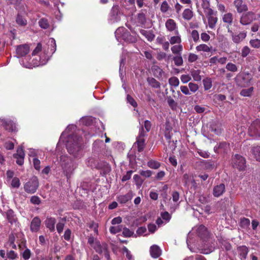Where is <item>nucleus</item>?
I'll use <instances>...</instances> for the list:
<instances>
[{
    "label": "nucleus",
    "instance_id": "obj_1",
    "mask_svg": "<svg viewBox=\"0 0 260 260\" xmlns=\"http://www.w3.org/2000/svg\"><path fill=\"white\" fill-rule=\"evenodd\" d=\"M186 243L188 248L192 252L207 254L214 249V244L208 236L207 228L203 225L194 227L188 234Z\"/></svg>",
    "mask_w": 260,
    "mask_h": 260
},
{
    "label": "nucleus",
    "instance_id": "obj_2",
    "mask_svg": "<svg viewBox=\"0 0 260 260\" xmlns=\"http://www.w3.org/2000/svg\"><path fill=\"white\" fill-rule=\"evenodd\" d=\"M79 131L76 125L69 124L61 133L58 142V144H64L68 152L77 158L83 155L82 140Z\"/></svg>",
    "mask_w": 260,
    "mask_h": 260
},
{
    "label": "nucleus",
    "instance_id": "obj_3",
    "mask_svg": "<svg viewBox=\"0 0 260 260\" xmlns=\"http://www.w3.org/2000/svg\"><path fill=\"white\" fill-rule=\"evenodd\" d=\"M43 50V54L41 56H37L31 61H27L25 58L20 60L21 65L23 67L32 69L34 67H39L45 64L52 55L56 50V41L54 38L48 39L47 43L42 47L41 43H38L32 53V56L36 55L41 50Z\"/></svg>",
    "mask_w": 260,
    "mask_h": 260
},
{
    "label": "nucleus",
    "instance_id": "obj_4",
    "mask_svg": "<svg viewBox=\"0 0 260 260\" xmlns=\"http://www.w3.org/2000/svg\"><path fill=\"white\" fill-rule=\"evenodd\" d=\"M59 162L67 180L70 179L77 168V164L70 156L67 155H61L60 157Z\"/></svg>",
    "mask_w": 260,
    "mask_h": 260
},
{
    "label": "nucleus",
    "instance_id": "obj_5",
    "mask_svg": "<svg viewBox=\"0 0 260 260\" xmlns=\"http://www.w3.org/2000/svg\"><path fill=\"white\" fill-rule=\"evenodd\" d=\"M86 165L92 169L102 170L104 175L109 173L111 170V167L108 163L104 161H99L92 156L87 159Z\"/></svg>",
    "mask_w": 260,
    "mask_h": 260
},
{
    "label": "nucleus",
    "instance_id": "obj_6",
    "mask_svg": "<svg viewBox=\"0 0 260 260\" xmlns=\"http://www.w3.org/2000/svg\"><path fill=\"white\" fill-rule=\"evenodd\" d=\"M92 153L98 156H105L108 158H112L110 150L102 140H95L92 144Z\"/></svg>",
    "mask_w": 260,
    "mask_h": 260
},
{
    "label": "nucleus",
    "instance_id": "obj_7",
    "mask_svg": "<svg viewBox=\"0 0 260 260\" xmlns=\"http://www.w3.org/2000/svg\"><path fill=\"white\" fill-rule=\"evenodd\" d=\"M0 125L5 130L10 133H16L19 129L17 120L13 117H1Z\"/></svg>",
    "mask_w": 260,
    "mask_h": 260
},
{
    "label": "nucleus",
    "instance_id": "obj_8",
    "mask_svg": "<svg viewBox=\"0 0 260 260\" xmlns=\"http://www.w3.org/2000/svg\"><path fill=\"white\" fill-rule=\"evenodd\" d=\"M115 36L118 41L121 39L131 43L136 41V38L129 34L124 27H118L115 31Z\"/></svg>",
    "mask_w": 260,
    "mask_h": 260
},
{
    "label": "nucleus",
    "instance_id": "obj_9",
    "mask_svg": "<svg viewBox=\"0 0 260 260\" xmlns=\"http://www.w3.org/2000/svg\"><path fill=\"white\" fill-rule=\"evenodd\" d=\"M235 80L238 86L244 87L249 85L252 80V77L249 73L244 72L238 74Z\"/></svg>",
    "mask_w": 260,
    "mask_h": 260
},
{
    "label": "nucleus",
    "instance_id": "obj_10",
    "mask_svg": "<svg viewBox=\"0 0 260 260\" xmlns=\"http://www.w3.org/2000/svg\"><path fill=\"white\" fill-rule=\"evenodd\" d=\"M39 185L38 179L36 176H34L24 184V189L28 193H34L38 189Z\"/></svg>",
    "mask_w": 260,
    "mask_h": 260
},
{
    "label": "nucleus",
    "instance_id": "obj_11",
    "mask_svg": "<svg viewBox=\"0 0 260 260\" xmlns=\"http://www.w3.org/2000/svg\"><path fill=\"white\" fill-rule=\"evenodd\" d=\"M232 165L233 168L239 171H244L246 167L245 158L238 154H236L232 157Z\"/></svg>",
    "mask_w": 260,
    "mask_h": 260
},
{
    "label": "nucleus",
    "instance_id": "obj_12",
    "mask_svg": "<svg viewBox=\"0 0 260 260\" xmlns=\"http://www.w3.org/2000/svg\"><path fill=\"white\" fill-rule=\"evenodd\" d=\"M248 133L250 136L254 139H258L260 137V119H256L250 124Z\"/></svg>",
    "mask_w": 260,
    "mask_h": 260
},
{
    "label": "nucleus",
    "instance_id": "obj_13",
    "mask_svg": "<svg viewBox=\"0 0 260 260\" xmlns=\"http://www.w3.org/2000/svg\"><path fill=\"white\" fill-rule=\"evenodd\" d=\"M120 20L119 8L117 6H114L112 7L109 15L108 21L110 24L117 23Z\"/></svg>",
    "mask_w": 260,
    "mask_h": 260
},
{
    "label": "nucleus",
    "instance_id": "obj_14",
    "mask_svg": "<svg viewBox=\"0 0 260 260\" xmlns=\"http://www.w3.org/2000/svg\"><path fill=\"white\" fill-rule=\"evenodd\" d=\"M146 135V133L144 132L143 127L142 126L139 130V134L137 138V143L138 145V150L141 152L143 150L145 146L144 137Z\"/></svg>",
    "mask_w": 260,
    "mask_h": 260
},
{
    "label": "nucleus",
    "instance_id": "obj_15",
    "mask_svg": "<svg viewBox=\"0 0 260 260\" xmlns=\"http://www.w3.org/2000/svg\"><path fill=\"white\" fill-rule=\"evenodd\" d=\"M230 151V144L225 142H222L217 143L214 147V151L216 153H227Z\"/></svg>",
    "mask_w": 260,
    "mask_h": 260
},
{
    "label": "nucleus",
    "instance_id": "obj_16",
    "mask_svg": "<svg viewBox=\"0 0 260 260\" xmlns=\"http://www.w3.org/2000/svg\"><path fill=\"white\" fill-rule=\"evenodd\" d=\"M29 52V47L27 44H23L16 46V53L18 58L25 56Z\"/></svg>",
    "mask_w": 260,
    "mask_h": 260
},
{
    "label": "nucleus",
    "instance_id": "obj_17",
    "mask_svg": "<svg viewBox=\"0 0 260 260\" xmlns=\"http://www.w3.org/2000/svg\"><path fill=\"white\" fill-rule=\"evenodd\" d=\"M228 31L230 34L233 41L236 44L240 43L246 37V33L244 31L235 34L229 28H228Z\"/></svg>",
    "mask_w": 260,
    "mask_h": 260
},
{
    "label": "nucleus",
    "instance_id": "obj_18",
    "mask_svg": "<svg viewBox=\"0 0 260 260\" xmlns=\"http://www.w3.org/2000/svg\"><path fill=\"white\" fill-rule=\"evenodd\" d=\"M41 220L38 216L35 217L31 221L30 230L32 233H36L40 229Z\"/></svg>",
    "mask_w": 260,
    "mask_h": 260
},
{
    "label": "nucleus",
    "instance_id": "obj_19",
    "mask_svg": "<svg viewBox=\"0 0 260 260\" xmlns=\"http://www.w3.org/2000/svg\"><path fill=\"white\" fill-rule=\"evenodd\" d=\"M254 14L251 12H248L243 14L240 18V22L242 25H246L250 24L253 20Z\"/></svg>",
    "mask_w": 260,
    "mask_h": 260
},
{
    "label": "nucleus",
    "instance_id": "obj_20",
    "mask_svg": "<svg viewBox=\"0 0 260 260\" xmlns=\"http://www.w3.org/2000/svg\"><path fill=\"white\" fill-rule=\"evenodd\" d=\"M234 5L238 13H242L248 10L247 6L243 0H234Z\"/></svg>",
    "mask_w": 260,
    "mask_h": 260
},
{
    "label": "nucleus",
    "instance_id": "obj_21",
    "mask_svg": "<svg viewBox=\"0 0 260 260\" xmlns=\"http://www.w3.org/2000/svg\"><path fill=\"white\" fill-rule=\"evenodd\" d=\"M150 254L153 258H157L162 253V250L157 245L154 244L150 246L149 249Z\"/></svg>",
    "mask_w": 260,
    "mask_h": 260
},
{
    "label": "nucleus",
    "instance_id": "obj_22",
    "mask_svg": "<svg viewBox=\"0 0 260 260\" xmlns=\"http://www.w3.org/2000/svg\"><path fill=\"white\" fill-rule=\"evenodd\" d=\"M56 222V220L55 218L49 216H47L45 221V225L50 232L55 231V225Z\"/></svg>",
    "mask_w": 260,
    "mask_h": 260
},
{
    "label": "nucleus",
    "instance_id": "obj_23",
    "mask_svg": "<svg viewBox=\"0 0 260 260\" xmlns=\"http://www.w3.org/2000/svg\"><path fill=\"white\" fill-rule=\"evenodd\" d=\"M225 190V185L223 183L216 185L213 188V194L215 197H219L223 194Z\"/></svg>",
    "mask_w": 260,
    "mask_h": 260
},
{
    "label": "nucleus",
    "instance_id": "obj_24",
    "mask_svg": "<svg viewBox=\"0 0 260 260\" xmlns=\"http://www.w3.org/2000/svg\"><path fill=\"white\" fill-rule=\"evenodd\" d=\"M132 192L129 191L124 195H119L117 197V201L120 204H125L132 199Z\"/></svg>",
    "mask_w": 260,
    "mask_h": 260
},
{
    "label": "nucleus",
    "instance_id": "obj_25",
    "mask_svg": "<svg viewBox=\"0 0 260 260\" xmlns=\"http://www.w3.org/2000/svg\"><path fill=\"white\" fill-rule=\"evenodd\" d=\"M95 121V118L92 116L82 117L79 121L80 125L90 126Z\"/></svg>",
    "mask_w": 260,
    "mask_h": 260
},
{
    "label": "nucleus",
    "instance_id": "obj_26",
    "mask_svg": "<svg viewBox=\"0 0 260 260\" xmlns=\"http://www.w3.org/2000/svg\"><path fill=\"white\" fill-rule=\"evenodd\" d=\"M165 26L169 31H175L176 32V30H178L176 23L173 19H168L166 22Z\"/></svg>",
    "mask_w": 260,
    "mask_h": 260
},
{
    "label": "nucleus",
    "instance_id": "obj_27",
    "mask_svg": "<svg viewBox=\"0 0 260 260\" xmlns=\"http://www.w3.org/2000/svg\"><path fill=\"white\" fill-rule=\"evenodd\" d=\"M153 75L158 79L162 78L164 72L158 66L154 65L151 68Z\"/></svg>",
    "mask_w": 260,
    "mask_h": 260
},
{
    "label": "nucleus",
    "instance_id": "obj_28",
    "mask_svg": "<svg viewBox=\"0 0 260 260\" xmlns=\"http://www.w3.org/2000/svg\"><path fill=\"white\" fill-rule=\"evenodd\" d=\"M237 251L241 259H244L246 258L249 251L247 246L242 245L237 248Z\"/></svg>",
    "mask_w": 260,
    "mask_h": 260
},
{
    "label": "nucleus",
    "instance_id": "obj_29",
    "mask_svg": "<svg viewBox=\"0 0 260 260\" xmlns=\"http://www.w3.org/2000/svg\"><path fill=\"white\" fill-rule=\"evenodd\" d=\"M93 246L96 252L101 254H102L107 249L106 244L101 245L99 242H96Z\"/></svg>",
    "mask_w": 260,
    "mask_h": 260
},
{
    "label": "nucleus",
    "instance_id": "obj_30",
    "mask_svg": "<svg viewBox=\"0 0 260 260\" xmlns=\"http://www.w3.org/2000/svg\"><path fill=\"white\" fill-rule=\"evenodd\" d=\"M146 10H142L137 14V21L140 24H145L146 22Z\"/></svg>",
    "mask_w": 260,
    "mask_h": 260
},
{
    "label": "nucleus",
    "instance_id": "obj_31",
    "mask_svg": "<svg viewBox=\"0 0 260 260\" xmlns=\"http://www.w3.org/2000/svg\"><path fill=\"white\" fill-rule=\"evenodd\" d=\"M176 36L171 37L169 40V42L171 44L174 45L175 44H179L181 43V36L179 34L178 30L175 32Z\"/></svg>",
    "mask_w": 260,
    "mask_h": 260
},
{
    "label": "nucleus",
    "instance_id": "obj_32",
    "mask_svg": "<svg viewBox=\"0 0 260 260\" xmlns=\"http://www.w3.org/2000/svg\"><path fill=\"white\" fill-rule=\"evenodd\" d=\"M203 84L205 90H208L212 86V81L210 78L206 77L203 80Z\"/></svg>",
    "mask_w": 260,
    "mask_h": 260
},
{
    "label": "nucleus",
    "instance_id": "obj_33",
    "mask_svg": "<svg viewBox=\"0 0 260 260\" xmlns=\"http://www.w3.org/2000/svg\"><path fill=\"white\" fill-rule=\"evenodd\" d=\"M183 50V46L181 44L174 45L171 47V51L174 54L181 55Z\"/></svg>",
    "mask_w": 260,
    "mask_h": 260
},
{
    "label": "nucleus",
    "instance_id": "obj_34",
    "mask_svg": "<svg viewBox=\"0 0 260 260\" xmlns=\"http://www.w3.org/2000/svg\"><path fill=\"white\" fill-rule=\"evenodd\" d=\"M191 75L195 81H200L202 80L200 75L201 71L199 70H192L190 72Z\"/></svg>",
    "mask_w": 260,
    "mask_h": 260
},
{
    "label": "nucleus",
    "instance_id": "obj_35",
    "mask_svg": "<svg viewBox=\"0 0 260 260\" xmlns=\"http://www.w3.org/2000/svg\"><path fill=\"white\" fill-rule=\"evenodd\" d=\"M182 17L184 20H190L193 17V12L189 9H185L182 13Z\"/></svg>",
    "mask_w": 260,
    "mask_h": 260
},
{
    "label": "nucleus",
    "instance_id": "obj_36",
    "mask_svg": "<svg viewBox=\"0 0 260 260\" xmlns=\"http://www.w3.org/2000/svg\"><path fill=\"white\" fill-rule=\"evenodd\" d=\"M233 19V14L231 13H226L222 17L223 22L228 23L229 25L232 24Z\"/></svg>",
    "mask_w": 260,
    "mask_h": 260
},
{
    "label": "nucleus",
    "instance_id": "obj_37",
    "mask_svg": "<svg viewBox=\"0 0 260 260\" xmlns=\"http://www.w3.org/2000/svg\"><path fill=\"white\" fill-rule=\"evenodd\" d=\"M202 6L207 18L213 16L214 12L212 9L209 7L210 4H207V6L205 5H202Z\"/></svg>",
    "mask_w": 260,
    "mask_h": 260
},
{
    "label": "nucleus",
    "instance_id": "obj_38",
    "mask_svg": "<svg viewBox=\"0 0 260 260\" xmlns=\"http://www.w3.org/2000/svg\"><path fill=\"white\" fill-rule=\"evenodd\" d=\"M140 32L142 35L145 36L149 41H151L154 38V35L150 31H148L145 29H141L140 30Z\"/></svg>",
    "mask_w": 260,
    "mask_h": 260
},
{
    "label": "nucleus",
    "instance_id": "obj_39",
    "mask_svg": "<svg viewBox=\"0 0 260 260\" xmlns=\"http://www.w3.org/2000/svg\"><path fill=\"white\" fill-rule=\"evenodd\" d=\"M38 23L39 26L43 29H47L49 26L48 20L45 18L40 19L38 22Z\"/></svg>",
    "mask_w": 260,
    "mask_h": 260
},
{
    "label": "nucleus",
    "instance_id": "obj_40",
    "mask_svg": "<svg viewBox=\"0 0 260 260\" xmlns=\"http://www.w3.org/2000/svg\"><path fill=\"white\" fill-rule=\"evenodd\" d=\"M252 152L256 160L260 161V146L253 147Z\"/></svg>",
    "mask_w": 260,
    "mask_h": 260
},
{
    "label": "nucleus",
    "instance_id": "obj_41",
    "mask_svg": "<svg viewBox=\"0 0 260 260\" xmlns=\"http://www.w3.org/2000/svg\"><path fill=\"white\" fill-rule=\"evenodd\" d=\"M148 84L152 87L158 88L160 87V83L156 79L153 78H148L147 79Z\"/></svg>",
    "mask_w": 260,
    "mask_h": 260
},
{
    "label": "nucleus",
    "instance_id": "obj_42",
    "mask_svg": "<svg viewBox=\"0 0 260 260\" xmlns=\"http://www.w3.org/2000/svg\"><path fill=\"white\" fill-rule=\"evenodd\" d=\"M133 179L137 188H140L144 182L143 180L141 178V177L137 174H135L134 176Z\"/></svg>",
    "mask_w": 260,
    "mask_h": 260
},
{
    "label": "nucleus",
    "instance_id": "obj_43",
    "mask_svg": "<svg viewBox=\"0 0 260 260\" xmlns=\"http://www.w3.org/2000/svg\"><path fill=\"white\" fill-rule=\"evenodd\" d=\"M207 19L208 21L209 27L210 28H213L215 27V24L217 22V18L216 17L212 16L207 17Z\"/></svg>",
    "mask_w": 260,
    "mask_h": 260
},
{
    "label": "nucleus",
    "instance_id": "obj_44",
    "mask_svg": "<svg viewBox=\"0 0 260 260\" xmlns=\"http://www.w3.org/2000/svg\"><path fill=\"white\" fill-rule=\"evenodd\" d=\"M210 129L212 132H214V133L217 135H219L222 133V129L217 125L216 123H213L210 126Z\"/></svg>",
    "mask_w": 260,
    "mask_h": 260
},
{
    "label": "nucleus",
    "instance_id": "obj_45",
    "mask_svg": "<svg viewBox=\"0 0 260 260\" xmlns=\"http://www.w3.org/2000/svg\"><path fill=\"white\" fill-rule=\"evenodd\" d=\"M196 50L200 52V51H203L206 52H208L210 51V48L209 47L208 45L206 44H200L198 46H197L196 48Z\"/></svg>",
    "mask_w": 260,
    "mask_h": 260
},
{
    "label": "nucleus",
    "instance_id": "obj_46",
    "mask_svg": "<svg viewBox=\"0 0 260 260\" xmlns=\"http://www.w3.org/2000/svg\"><path fill=\"white\" fill-rule=\"evenodd\" d=\"M147 165L149 168L151 169H157L160 167V164L158 161L154 160H151L147 162Z\"/></svg>",
    "mask_w": 260,
    "mask_h": 260
},
{
    "label": "nucleus",
    "instance_id": "obj_47",
    "mask_svg": "<svg viewBox=\"0 0 260 260\" xmlns=\"http://www.w3.org/2000/svg\"><path fill=\"white\" fill-rule=\"evenodd\" d=\"M123 226L122 225H117L116 226H111L109 229L110 232L112 234H115L122 231Z\"/></svg>",
    "mask_w": 260,
    "mask_h": 260
},
{
    "label": "nucleus",
    "instance_id": "obj_48",
    "mask_svg": "<svg viewBox=\"0 0 260 260\" xmlns=\"http://www.w3.org/2000/svg\"><path fill=\"white\" fill-rule=\"evenodd\" d=\"M253 91V87H251L248 89H243L240 92V95L243 96H250Z\"/></svg>",
    "mask_w": 260,
    "mask_h": 260
},
{
    "label": "nucleus",
    "instance_id": "obj_49",
    "mask_svg": "<svg viewBox=\"0 0 260 260\" xmlns=\"http://www.w3.org/2000/svg\"><path fill=\"white\" fill-rule=\"evenodd\" d=\"M173 60L176 66L179 67L183 64V60L181 55H177L173 57Z\"/></svg>",
    "mask_w": 260,
    "mask_h": 260
},
{
    "label": "nucleus",
    "instance_id": "obj_50",
    "mask_svg": "<svg viewBox=\"0 0 260 260\" xmlns=\"http://www.w3.org/2000/svg\"><path fill=\"white\" fill-rule=\"evenodd\" d=\"M167 103L170 106V107L172 110H175L177 108V104L176 102H175V101L171 97V96H168L167 97Z\"/></svg>",
    "mask_w": 260,
    "mask_h": 260
},
{
    "label": "nucleus",
    "instance_id": "obj_51",
    "mask_svg": "<svg viewBox=\"0 0 260 260\" xmlns=\"http://www.w3.org/2000/svg\"><path fill=\"white\" fill-rule=\"evenodd\" d=\"M169 84L174 87H177L179 84V80L176 77H172L169 80Z\"/></svg>",
    "mask_w": 260,
    "mask_h": 260
},
{
    "label": "nucleus",
    "instance_id": "obj_52",
    "mask_svg": "<svg viewBox=\"0 0 260 260\" xmlns=\"http://www.w3.org/2000/svg\"><path fill=\"white\" fill-rule=\"evenodd\" d=\"M226 69L232 72H236L238 71V67L235 64L232 62H229L227 63L225 67Z\"/></svg>",
    "mask_w": 260,
    "mask_h": 260
},
{
    "label": "nucleus",
    "instance_id": "obj_53",
    "mask_svg": "<svg viewBox=\"0 0 260 260\" xmlns=\"http://www.w3.org/2000/svg\"><path fill=\"white\" fill-rule=\"evenodd\" d=\"M160 215L161 218L164 220V223L169 222L171 218V215L167 211L162 212Z\"/></svg>",
    "mask_w": 260,
    "mask_h": 260
},
{
    "label": "nucleus",
    "instance_id": "obj_54",
    "mask_svg": "<svg viewBox=\"0 0 260 260\" xmlns=\"http://www.w3.org/2000/svg\"><path fill=\"white\" fill-rule=\"evenodd\" d=\"M170 9V6L166 1L162 2L160 10L162 13H166Z\"/></svg>",
    "mask_w": 260,
    "mask_h": 260
},
{
    "label": "nucleus",
    "instance_id": "obj_55",
    "mask_svg": "<svg viewBox=\"0 0 260 260\" xmlns=\"http://www.w3.org/2000/svg\"><path fill=\"white\" fill-rule=\"evenodd\" d=\"M32 162L35 169L39 171L41 170V161L37 157H35L32 158Z\"/></svg>",
    "mask_w": 260,
    "mask_h": 260
},
{
    "label": "nucleus",
    "instance_id": "obj_56",
    "mask_svg": "<svg viewBox=\"0 0 260 260\" xmlns=\"http://www.w3.org/2000/svg\"><path fill=\"white\" fill-rule=\"evenodd\" d=\"M16 21L18 24L21 26L25 25L27 23L26 20L19 14L17 16Z\"/></svg>",
    "mask_w": 260,
    "mask_h": 260
},
{
    "label": "nucleus",
    "instance_id": "obj_57",
    "mask_svg": "<svg viewBox=\"0 0 260 260\" xmlns=\"http://www.w3.org/2000/svg\"><path fill=\"white\" fill-rule=\"evenodd\" d=\"M21 255L24 259L28 260L31 256V251L28 248H26L23 252L21 253Z\"/></svg>",
    "mask_w": 260,
    "mask_h": 260
},
{
    "label": "nucleus",
    "instance_id": "obj_58",
    "mask_svg": "<svg viewBox=\"0 0 260 260\" xmlns=\"http://www.w3.org/2000/svg\"><path fill=\"white\" fill-rule=\"evenodd\" d=\"M249 44L251 47L254 48H259L260 47V40L258 39L251 40Z\"/></svg>",
    "mask_w": 260,
    "mask_h": 260
},
{
    "label": "nucleus",
    "instance_id": "obj_59",
    "mask_svg": "<svg viewBox=\"0 0 260 260\" xmlns=\"http://www.w3.org/2000/svg\"><path fill=\"white\" fill-rule=\"evenodd\" d=\"M123 254H125L126 258L128 260H134L133 256L131 251L125 246L122 248Z\"/></svg>",
    "mask_w": 260,
    "mask_h": 260
},
{
    "label": "nucleus",
    "instance_id": "obj_60",
    "mask_svg": "<svg viewBox=\"0 0 260 260\" xmlns=\"http://www.w3.org/2000/svg\"><path fill=\"white\" fill-rule=\"evenodd\" d=\"M6 216L8 219V220L9 222L12 223L14 220V212L12 210H9L6 212Z\"/></svg>",
    "mask_w": 260,
    "mask_h": 260
},
{
    "label": "nucleus",
    "instance_id": "obj_61",
    "mask_svg": "<svg viewBox=\"0 0 260 260\" xmlns=\"http://www.w3.org/2000/svg\"><path fill=\"white\" fill-rule=\"evenodd\" d=\"M30 202L34 205H38L41 201L40 198L37 196H33L30 199Z\"/></svg>",
    "mask_w": 260,
    "mask_h": 260
},
{
    "label": "nucleus",
    "instance_id": "obj_62",
    "mask_svg": "<svg viewBox=\"0 0 260 260\" xmlns=\"http://www.w3.org/2000/svg\"><path fill=\"white\" fill-rule=\"evenodd\" d=\"M122 234L124 237H130L134 234V232L127 228H122Z\"/></svg>",
    "mask_w": 260,
    "mask_h": 260
},
{
    "label": "nucleus",
    "instance_id": "obj_63",
    "mask_svg": "<svg viewBox=\"0 0 260 260\" xmlns=\"http://www.w3.org/2000/svg\"><path fill=\"white\" fill-rule=\"evenodd\" d=\"M39 150L38 149H35L33 148H29L28 149V155L30 157H32L33 158L37 157V156L39 152Z\"/></svg>",
    "mask_w": 260,
    "mask_h": 260
},
{
    "label": "nucleus",
    "instance_id": "obj_64",
    "mask_svg": "<svg viewBox=\"0 0 260 260\" xmlns=\"http://www.w3.org/2000/svg\"><path fill=\"white\" fill-rule=\"evenodd\" d=\"M188 88L190 91L194 93L199 89V86L197 84L190 82L188 84Z\"/></svg>",
    "mask_w": 260,
    "mask_h": 260
}]
</instances>
